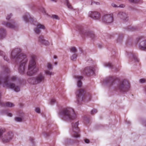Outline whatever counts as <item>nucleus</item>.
Masks as SVG:
<instances>
[{"label":"nucleus","mask_w":146,"mask_h":146,"mask_svg":"<svg viewBox=\"0 0 146 146\" xmlns=\"http://www.w3.org/2000/svg\"><path fill=\"white\" fill-rule=\"evenodd\" d=\"M138 42L139 43V47L141 49L146 50V40H145L143 37L139 36L137 38Z\"/></svg>","instance_id":"11"},{"label":"nucleus","mask_w":146,"mask_h":146,"mask_svg":"<svg viewBox=\"0 0 146 146\" xmlns=\"http://www.w3.org/2000/svg\"><path fill=\"white\" fill-rule=\"evenodd\" d=\"M78 102L80 103L82 101H89L90 100L91 95L88 93H86L84 90L80 89L77 91L76 92Z\"/></svg>","instance_id":"4"},{"label":"nucleus","mask_w":146,"mask_h":146,"mask_svg":"<svg viewBox=\"0 0 146 146\" xmlns=\"http://www.w3.org/2000/svg\"><path fill=\"white\" fill-rule=\"evenodd\" d=\"M79 123L78 122H73L72 124V130L71 131H72V135L75 137L78 138L80 137L79 130L78 127Z\"/></svg>","instance_id":"8"},{"label":"nucleus","mask_w":146,"mask_h":146,"mask_svg":"<svg viewBox=\"0 0 146 146\" xmlns=\"http://www.w3.org/2000/svg\"><path fill=\"white\" fill-rule=\"evenodd\" d=\"M94 3H95L96 4H97V2H94Z\"/></svg>","instance_id":"48"},{"label":"nucleus","mask_w":146,"mask_h":146,"mask_svg":"<svg viewBox=\"0 0 146 146\" xmlns=\"http://www.w3.org/2000/svg\"><path fill=\"white\" fill-rule=\"evenodd\" d=\"M36 112L38 113H40V110L39 108H36L35 109Z\"/></svg>","instance_id":"37"},{"label":"nucleus","mask_w":146,"mask_h":146,"mask_svg":"<svg viewBox=\"0 0 146 146\" xmlns=\"http://www.w3.org/2000/svg\"><path fill=\"white\" fill-rule=\"evenodd\" d=\"M4 58L5 60L7 61H8V60L6 59V58L5 57H4Z\"/></svg>","instance_id":"46"},{"label":"nucleus","mask_w":146,"mask_h":146,"mask_svg":"<svg viewBox=\"0 0 146 146\" xmlns=\"http://www.w3.org/2000/svg\"><path fill=\"white\" fill-rule=\"evenodd\" d=\"M117 15L119 17L123 20H125L127 18V15L125 13L119 12Z\"/></svg>","instance_id":"19"},{"label":"nucleus","mask_w":146,"mask_h":146,"mask_svg":"<svg viewBox=\"0 0 146 146\" xmlns=\"http://www.w3.org/2000/svg\"><path fill=\"white\" fill-rule=\"evenodd\" d=\"M11 16L12 15L11 14H10L9 15H8L6 17V19L7 20H9L10 19Z\"/></svg>","instance_id":"36"},{"label":"nucleus","mask_w":146,"mask_h":146,"mask_svg":"<svg viewBox=\"0 0 146 146\" xmlns=\"http://www.w3.org/2000/svg\"><path fill=\"white\" fill-rule=\"evenodd\" d=\"M88 15L94 20H98L100 17V13L97 11H90L88 13Z\"/></svg>","instance_id":"12"},{"label":"nucleus","mask_w":146,"mask_h":146,"mask_svg":"<svg viewBox=\"0 0 146 146\" xmlns=\"http://www.w3.org/2000/svg\"><path fill=\"white\" fill-rule=\"evenodd\" d=\"M145 91H146V88H145Z\"/></svg>","instance_id":"50"},{"label":"nucleus","mask_w":146,"mask_h":146,"mask_svg":"<svg viewBox=\"0 0 146 146\" xmlns=\"http://www.w3.org/2000/svg\"><path fill=\"white\" fill-rule=\"evenodd\" d=\"M84 141L85 143H89V140L87 139H85Z\"/></svg>","instance_id":"41"},{"label":"nucleus","mask_w":146,"mask_h":146,"mask_svg":"<svg viewBox=\"0 0 146 146\" xmlns=\"http://www.w3.org/2000/svg\"><path fill=\"white\" fill-rule=\"evenodd\" d=\"M130 88V84L126 80L120 81L115 88V90L117 92L124 93L129 91Z\"/></svg>","instance_id":"5"},{"label":"nucleus","mask_w":146,"mask_h":146,"mask_svg":"<svg viewBox=\"0 0 146 146\" xmlns=\"http://www.w3.org/2000/svg\"><path fill=\"white\" fill-rule=\"evenodd\" d=\"M30 140L32 142H33L34 139L33 138H30Z\"/></svg>","instance_id":"42"},{"label":"nucleus","mask_w":146,"mask_h":146,"mask_svg":"<svg viewBox=\"0 0 146 146\" xmlns=\"http://www.w3.org/2000/svg\"><path fill=\"white\" fill-rule=\"evenodd\" d=\"M5 131L4 128L0 127V138L4 143L9 142L13 137V133L11 131L7 132L2 135Z\"/></svg>","instance_id":"6"},{"label":"nucleus","mask_w":146,"mask_h":146,"mask_svg":"<svg viewBox=\"0 0 146 146\" xmlns=\"http://www.w3.org/2000/svg\"><path fill=\"white\" fill-rule=\"evenodd\" d=\"M5 30L2 29H0V39L2 38V36L5 33Z\"/></svg>","instance_id":"29"},{"label":"nucleus","mask_w":146,"mask_h":146,"mask_svg":"<svg viewBox=\"0 0 146 146\" xmlns=\"http://www.w3.org/2000/svg\"><path fill=\"white\" fill-rule=\"evenodd\" d=\"M6 115L7 116L10 117H11L12 116V114L11 113H9V112L7 113Z\"/></svg>","instance_id":"39"},{"label":"nucleus","mask_w":146,"mask_h":146,"mask_svg":"<svg viewBox=\"0 0 146 146\" xmlns=\"http://www.w3.org/2000/svg\"><path fill=\"white\" fill-rule=\"evenodd\" d=\"M38 41L41 44L46 46H48L50 44V42L48 40L45 39L42 36H40L38 38Z\"/></svg>","instance_id":"15"},{"label":"nucleus","mask_w":146,"mask_h":146,"mask_svg":"<svg viewBox=\"0 0 146 146\" xmlns=\"http://www.w3.org/2000/svg\"><path fill=\"white\" fill-rule=\"evenodd\" d=\"M111 6L114 8L118 7V6L117 5L115 4L114 3H113L111 4Z\"/></svg>","instance_id":"38"},{"label":"nucleus","mask_w":146,"mask_h":146,"mask_svg":"<svg viewBox=\"0 0 146 146\" xmlns=\"http://www.w3.org/2000/svg\"><path fill=\"white\" fill-rule=\"evenodd\" d=\"M134 60L135 61H137V62H138L139 61V60L138 59H137V58H134Z\"/></svg>","instance_id":"43"},{"label":"nucleus","mask_w":146,"mask_h":146,"mask_svg":"<svg viewBox=\"0 0 146 146\" xmlns=\"http://www.w3.org/2000/svg\"><path fill=\"white\" fill-rule=\"evenodd\" d=\"M14 23L12 21H11L9 23L3 22L2 24L6 27L11 29H13L14 28Z\"/></svg>","instance_id":"17"},{"label":"nucleus","mask_w":146,"mask_h":146,"mask_svg":"<svg viewBox=\"0 0 146 146\" xmlns=\"http://www.w3.org/2000/svg\"><path fill=\"white\" fill-rule=\"evenodd\" d=\"M118 6V7H121V8H124L125 7V5L124 4H121L119 5Z\"/></svg>","instance_id":"40"},{"label":"nucleus","mask_w":146,"mask_h":146,"mask_svg":"<svg viewBox=\"0 0 146 146\" xmlns=\"http://www.w3.org/2000/svg\"><path fill=\"white\" fill-rule=\"evenodd\" d=\"M70 51L71 52L74 53H76L77 52V50L76 48L72 47L70 48Z\"/></svg>","instance_id":"30"},{"label":"nucleus","mask_w":146,"mask_h":146,"mask_svg":"<svg viewBox=\"0 0 146 146\" xmlns=\"http://www.w3.org/2000/svg\"><path fill=\"white\" fill-rule=\"evenodd\" d=\"M33 24L36 26V28L34 30V31L36 34H39L40 33L41 31L40 29L44 30L45 29L44 26L39 23H37L36 24L33 23Z\"/></svg>","instance_id":"14"},{"label":"nucleus","mask_w":146,"mask_h":146,"mask_svg":"<svg viewBox=\"0 0 146 146\" xmlns=\"http://www.w3.org/2000/svg\"><path fill=\"white\" fill-rule=\"evenodd\" d=\"M75 78L77 80V86L78 87H80L82 85V83L81 80L82 79L83 77L79 76H76L75 77Z\"/></svg>","instance_id":"18"},{"label":"nucleus","mask_w":146,"mask_h":146,"mask_svg":"<svg viewBox=\"0 0 146 146\" xmlns=\"http://www.w3.org/2000/svg\"><path fill=\"white\" fill-rule=\"evenodd\" d=\"M102 21L106 24H109L113 22V18L112 13H107L104 15L102 18Z\"/></svg>","instance_id":"9"},{"label":"nucleus","mask_w":146,"mask_h":146,"mask_svg":"<svg viewBox=\"0 0 146 146\" xmlns=\"http://www.w3.org/2000/svg\"><path fill=\"white\" fill-rule=\"evenodd\" d=\"M96 70V67H94L88 66L86 67L83 70V73L84 74H93Z\"/></svg>","instance_id":"13"},{"label":"nucleus","mask_w":146,"mask_h":146,"mask_svg":"<svg viewBox=\"0 0 146 146\" xmlns=\"http://www.w3.org/2000/svg\"><path fill=\"white\" fill-rule=\"evenodd\" d=\"M103 65V66L104 67H112V65L111 64L109 63V62H104Z\"/></svg>","instance_id":"25"},{"label":"nucleus","mask_w":146,"mask_h":146,"mask_svg":"<svg viewBox=\"0 0 146 146\" xmlns=\"http://www.w3.org/2000/svg\"><path fill=\"white\" fill-rule=\"evenodd\" d=\"M22 19L26 23H28L29 22V20H30L31 21L33 20L29 14L27 13H25L23 16Z\"/></svg>","instance_id":"16"},{"label":"nucleus","mask_w":146,"mask_h":146,"mask_svg":"<svg viewBox=\"0 0 146 146\" xmlns=\"http://www.w3.org/2000/svg\"><path fill=\"white\" fill-rule=\"evenodd\" d=\"M139 81L141 83H143L146 82V80L144 79H141L139 80Z\"/></svg>","instance_id":"34"},{"label":"nucleus","mask_w":146,"mask_h":146,"mask_svg":"<svg viewBox=\"0 0 146 146\" xmlns=\"http://www.w3.org/2000/svg\"><path fill=\"white\" fill-rule=\"evenodd\" d=\"M50 0L54 2H55V3L57 1V0Z\"/></svg>","instance_id":"44"},{"label":"nucleus","mask_w":146,"mask_h":146,"mask_svg":"<svg viewBox=\"0 0 146 146\" xmlns=\"http://www.w3.org/2000/svg\"><path fill=\"white\" fill-rule=\"evenodd\" d=\"M58 113L59 116L67 121L74 120L77 117L73 109L69 107L63 108L62 111H60Z\"/></svg>","instance_id":"2"},{"label":"nucleus","mask_w":146,"mask_h":146,"mask_svg":"<svg viewBox=\"0 0 146 146\" xmlns=\"http://www.w3.org/2000/svg\"><path fill=\"white\" fill-rule=\"evenodd\" d=\"M39 11L41 12L43 14L45 15H48V14L46 13V11L45 9L43 7H41L39 8Z\"/></svg>","instance_id":"27"},{"label":"nucleus","mask_w":146,"mask_h":146,"mask_svg":"<svg viewBox=\"0 0 146 146\" xmlns=\"http://www.w3.org/2000/svg\"><path fill=\"white\" fill-rule=\"evenodd\" d=\"M4 106L7 107L11 108L14 107V105L12 103L7 102L5 103Z\"/></svg>","instance_id":"24"},{"label":"nucleus","mask_w":146,"mask_h":146,"mask_svg":"<svg viewBox=\"0 0 146 146\" xmlns=\"http://www.w3.org/2000/svg\"><path fill=\"white\" fill-rule=\"evenodd\" d=\"M78 31L80 34L84 35L91 38H93L94 36V34L92 32L90 31L85 30L82 27H79Z\"/></svg>","instance_id":"10"},{"label":"nucleus","mask_w":146,"mask_h":146,"mask_svg":"<svg viewBox=\"0 0 146 146\" xmlns=\"http://www.w3.org/2000/svg\"><path fill=\"white\" fill-rule=\"evenodd\" d=\"M57 64H58V63L56 62H54V64L55 65H57Z\"/></svg>","instance_id":"45"},{"label":"nucleus","mask_w":146,"mask_h":146,"mask_svg":"<svg viewBox=\"0 0 146 146\" xmlns=\"http://www.w3.org/2000/svg\"><path fill=\"white\" fill-rule=\"evenodd\" d=\"M53 58H54V59H56V58H57V57H56V56H54V57H53Z\"/></svg>","instance_id":"47"},{"label":"nucleus","mask_w":146,"mask_h":146,"mask_svg":"<svg viewBox=\"0 0 146 146\" xmlns=\"http://www.w3.org/2000/svg\"><path fill=\"white\" fill-rule=\"evenodd\" d=\"M16 80V78L15 76H13L9 79L8 76L3 79L0 78V84H2L4 87L13 89L15 92H17L20 90V87L12 83Z\"/></svg>","instance_id":"3"},{"label":"nucleus","mask_w":146,"mask_h":146,"mask_svg":"<svg viewBox=\"0 0 146 146\" xmlns=\"http://www.w3.org/2000/svg\"><path fill=\"white\" fill-rule=\"evenodd\" d=\"M24 116V114L23 113H21L19 115V117H15V119L16 121L20 122L22 121L23 117Z\"/></svg>","instance_id":"21"},{"label":"nucleus","mask_w":146,"mask_h":146,"mask_svg":"<svg viewBox=\"0 0 146 146\" xmlns=\"http://www.w3.org/2000/svg\"><path fill=\"white\" fill-rule=\"evenodd\" d=\"M45 69L48 70H52L53 69V67L52 64L50 63H48L45 66Z\"/></svg>","instance_id":"22"},{"label":"nucleus","mask_w":146,"mask_h":146,"mask_svg":"<svg viewBox=\"0 0 146 146\" xmlns=\"http://www.w3.org/2000/svg\"><path fill=\"white\" fill-rule=\"evenodd\" d=\"M44 81V76L41 73H40L35 79H30L28 82L31 83L36 84L43 82Z\"/></svg>","instance_id":"7"},{"label":"nucleus","mask_w":146,"mask_h":146,"mask_svg":"<svg viewBox=\"0 0 146 146\" xmlns=\"http://www.w3.org/2000/svg\"><path fill=\"white\" fill-rule=\"evenodd\" d=\"M108 81V82H106V84L109 83L110 85H112L114 84L113 81L111 78H110L107 80Z\"/></svg>","instance_id":"26"},{"label":"nucleus","mask_w":146,"mask_h":146,"mask_svg":"<svg viewBox=\"0 0 146 146\" xmlns=\"http://www.w3.org/2000/svg\"><path fill=\"white\" fill-rule=\"evenodd\" d=\"M51 18L54 19L59 20L60 19L59 17L57 15H52Z\"/></svg>","instance_id":"28"},{"label":"nucleus","mask_w":146,"mask_h":146,"mask_svg":"<svg viewBox=\"0 0 146 146\" xmlns=\"http://www.w3.org/2000/svg\"><path fill=\"white\" fill-rule=\"evenodd\" d=\"M63 1L66 5L68 8L70 10H74L73 7L70 3L68 0H63Z\"/></svg>","instance_id":"20"},{"label":"nucleus","mask_w":146,"mask_h":146,"mask_svg":"<svg viewBox=\"0 0 146 146\" xmlns=\"http://www.w3.org/2000/svg\"><path fill=\"white\" fill-rule=\"evenodd\" d=\"M76 54H74L72 56L71 58L72 60H74L76 58Z\"/></svg>","instance_id":"31"},{"label":"nucleus","mask_w":146,"mask_h":146,"mask_svg":"<svg viewBox=\"0 0 146 146\" xmlns=\"http://www.w3.org/2000/svg\"><path fill=\"white\" fill-rule=\"evenodd\" d=\"M97 111L96 110L94 109L91 110V113L92 114H94L97 112Z\"/></svg>","instance_id":"32"},{"label":"nucleus","mask_w":146,"mask_h":146,"mask_svg":"<svg viewBox=\"0 0 146 146\" xmlns=\"http://www.w3.org/2000/svg\"><path fill=\"white\" fill-rule=\"evenodd\" d=\"M91 5H93V2H92V3H91Z\"/></svg>","instance_id":"49"},{"label":"nucleus","mask_w":146,"mask_h":146,"mask_svg":"<svg viewBox=\"0 0 146 146\" xmlns=\"http://www.w3.org/2000/svg\"><path fill=\"white\" fill-rule=\"evenodd\" d=\"M129 2L134 3H137L139 0H129Z\"/></svg>","instance_id":"35"},{"label":"nucleus","mask_w":146,"mask_h":146,"mask_svg":"<svg viewBox=\"0 0 146 146\" xmlns=\"http://www.w3.org/2000/svg\"><path fill=\"white\" fill-rule=\"evenodd\" d=\"M10 57L11 59L15 60L17 62L20 61L21 62L18 68L19 72L20 74L26 72L28 75L31 76L38 70L36 67V56L35 55L31 56L27 68V65L28 59L25 54L21 53L20 48L13 49L11 52Z\"/></svg>","instance_id":"1"},{"label":"nucleus","mask_w":146,"mask_h":146,"mask_svg":"<svg viewBox=\"0 0 146 146\" xmlns=\"http://www.w3.org/2000/svg\"><path fill=\"white\" fill-rule=\"evenodd\" d=\"M56 101V100L54 98H52L50 100V104H53Z\"/></svg>","instance_id":"33"},{"label":"nucleus","mask_w":146,"mask_h":146,"mask_svg":"<svg viewBox=\"0 0 146 146\" xmlns=\"http://www.w3.org/2000/svg\"><path fill=\"white\" fill-rule=\"evenodd\" d=\"M50 70H48L47 69H45L44 71L45 74L47 75L51 76L53 75L54 74V73L52 72V71H50Z\"/></svg>","instance_id":"23"}]
</instances>
